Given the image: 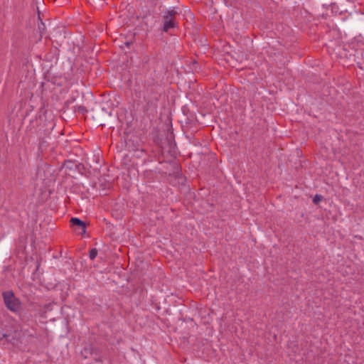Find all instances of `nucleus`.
<instances>
[{"label": "nucleus", "instance_id": "nucleus-1", "mask_svg": "<svg viewBox=\"0 0 364 364\" xmlns=\"http://www.w3.org/2000/svg\"><path fill=\"white\" fill-rule=\"evenodd\" d=\"M4 299L6 306L13 312H18L21 309V302L11 291L4 292Z\"/></svg>", "mask_w": 364, "mask_h": 364}, {"label": "nucleus", "instance_id": "nucleus-2", "mask_svg": "<svg viewBox=\"0 0 364 364\" xmlns=\"http://www.w3.org/2000/svg\"><path fill=\"white\" fill-rule=\"evenodd\" d=\"M175 11H168L164 16V26L163 29L164 31H168L169 28L175 26L174 16Z\"/></svg>", "mask_w": 364, "mask_h": 364}, {"label": "nucleus", "instance_id": "nucleus-3", "mask_svg": "<svg viewBox=\"0 0 364 364\" xmlns=\"http://www.w3.org/2000/svg\"><path fill=\"white\" fill-rule=\"evenodd\" d=\"M70 222L72 223L73 225H77L81 228L82 234H84L85 232V225L82 220L77 218H71Z\"/></svg>", "mask_w": 364, "mask_h": 364}, {"label": "nucleus", "instance_id": "nucleus-4", "mask_svg": "<svg viewBox=\"0 0 364 364\" xmlns=\"http://www.w3.org/2000/svg\"><path fill=\"white\" fill-rule=\"evenodd\" d=\"M9 337V331L6 329L4 323L0 324V341Z\"/></svg>", "mask_w": 364, "mask_h": 364}, {"label": "nucleus", "instance_id": "nucleus-5", "mask_svg": "<svg viewBox=\"0 0 364 364\" xmlns=\"http://www.w3.org/2000/svg\"><path fill=\"white\" fill-rule=\"evenodd\" d=\"M97 255V250L96 249H92L90 251V258L91 259H94Z\"/></svg>", "mask_w": 364, "mask_h": 364}, {"label": "nucleus", "instance_id": "nucleus-6", "mask_svg": "<svg viewBox=\"0 0 364 364\" xmlns=\"http://www.w3.org/2000/svg\"><path fill=\"white\" fill-rule=\"evenodd\" d=\"M322 199V197L321 196L316 195L313 201L314 203L317 204L318 202H320Z\"/></svg>", "mask_w": 364, "mask_h": 364}]
</instances>
